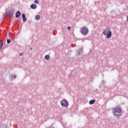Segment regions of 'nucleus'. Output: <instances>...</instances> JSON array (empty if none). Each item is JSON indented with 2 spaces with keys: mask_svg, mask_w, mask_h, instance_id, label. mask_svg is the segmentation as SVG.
<instances>
[{
  "mask_svg": "<svg viewBox=\"0 0 128 128\" xmlns=\"http://www.w3.org/2000/svg\"><path fill=\"white\" fill-rule=\"evenodd\" d=\"M36 4H32L30 6V8H32V10H36Z\"/></svg>",
  "mask_w": 128,
  "mask_h": 128,
  "instance_id": "7",
  "label": "nucleus"
},
{
  "mask_svg": "<svg viewBox=\"0 0 128 128\" xmlns=\"http://www.w3.org/2000/svg\"><path fill=\"white\" fill-rule=\"evenodd\" d=\"M13 78H16V75H14V76H13Z\"/></svg>",
  "mask_w": 128,
  "mask_h": 128,
  "instance_id": "17",
  "label": "nucleus"
},
{
  "mask_svg": "<svg viewBox=\"0 0 128 128\" xmlns=\"http://www.w3.org/2000/svg\"><path fill=\"white\" fill-rule=\"evenodd\" d=\"M10 14H11L12 16V14H14L13 13H12V11H10Z\"/></svg>",
  "mask_w": 128,
  "mask_h": 128,
  "instance_id": "18",
  "label": "nucleus"
},
{
  "mask_svg": "<svg viewBox=\"0 0 128 128\" xmlns=\"http://www.w3.org/2000/svg\"><path fill=\"white\" fill-rule=\"evenodd\" d=\"M10 39H7V44H10Z\"/></svg>",
  "mask_w": 128,
  "mask_h": 128,
  "instance_id": "13",
  "label": "nucleus"
},
{
  "mask_svg": "<svg viewBox=\"0 0 128 128\" xmlns=\"http://www.w3.org/2000/svg\"><path fill=\"white\" fill-rule=\"evenodd\" d=\"M103 34L104 36H106L107 38H110L112 36V34L110 28H107L105 29L104 31Z\"/></svg>",
  "mask_w": 128,
  "mask_h": 128,
  "instance_id": "2",
  "label": "nucleus"
},
{
  "mask_svg": "<svg viewBox=\"0 0 128 128\" xmlns=\"http://www.w3.org/2000/svg\"><path fill=\"white\" fill-rule=\"evenodd\" d=\"M80 32H81L83 36H86V34H88V28L86 27V26H84L83 27L81 28Z\"/></svg>",
  "mask_w": 128,
  "mask_h": 128,
  "instance_id": "3",
  "label": "nucleus"
},
{
  "mask_svg": "<svg viewBox=\"0 0 128 128\" xmlns=\"http://www.w3.org/2000/svg\"><path fill=\"white\" fill-rule=\"evenodd\" d=\"M22 18L23 20V22H26V14H22Z\"/></svg>",
  "mask_w": 128,
  "mask_h": 128,
  "instance_id": "6",
  "label": "nucleus"
},
{
  "mask_svg": "<svg viewBox=\"0 0 128 128\" xmlns=\"http://www.w3.org/2000/svg\"><path fill=\"white\" fill-rule=\"evenodd\" d=\"M1 44H0V50H2L4 46V41H0Z\"/></svg>",
  "mask_w": 128,
  "mask_h": 128,
  "instance_id": "9",
  "label": "nucleus"
},
{
  "mask_svg": "<svg viewBox=\"0 0 128 128\" xmlns=\"http://www.w3.org/2000/svg\"><path fill=\"white\" fill-rule=\"evenodd\" d=\"M96 102V100H92L89 102L90 104H94Z\"/></svg>",
  "mask_w": 128,
  "mask_h": 128,
  "instance_id": "8",
  "label": "nucleus"
},
{
  "mask_svg": "<svg viewBox=\"0 0 128 128\" xmlns=\"http://www.w3.org/2000/svg\"><path fill=\"white\" fill-rule=\"evenodd\" d=\"M45 60H50V56L48 55H46L45 56Z\"/></svg>",
  "mask_w": 128,
  "mask_h": 128,
  "instance_id": "11",
  "label": "nucleus"
},
{
  "mask_svg": "<svg viewBox=\"0 0 128 128\" xmlns=\"http://www.w3.org/2000/svg\"><path fill=\"white\" fill-rule=\"evenodd\" d=\"M22 54H24V53H23V52H21V53L20 54V56H22Z\"/></svg>",
  "mask_w": 128,
  "mask_h": 128,
  "instance_id": "16",
  "label": "nucleus"
},
{
  "mask_svg": "<svg viewBox=\"0 0 128 128\" xmlns=\"http://www.w3.org/2000/svg\"><path fill=\"white\" fill-rule=\"evenodd\" d=\"M112 114L114 116L117 118H120L122 116V108L119 106H116L112 108Z\"/></svg>",
  "mask_w": 128,
  "mask_h": 128,
  "instance_id": "1",
  "label": "nucleus"
},
{
  "mask_svg": "<svg viewBox=\"0 0 128 128\" xmlns=\"http://www.w3.org/2000/svg\"><path fill=\"white\" fill-rule=\"evenodd\" d=\"M34 3H35V4H38V0H34Z\"/></svg>",
  "mask_w": 128,
  "mask_h": 128,
  "instance_id": "15",
  "label": "nucleus"
},
{
  "mask_svg": "<svg viewBox=\"0 0 128 128\" xmlns=\"http://www.w3.org/2000/svg\"><path fill=\"white\" fill-rule=\"evenodd\" d=\"M20 12L18 11L16 14V18H20Z\"/></svg>",
  "mask_w": 128,
  "mask_h": 128,
  "instance_id": "5",
  "label": "nucleus"
},
{
  "mask_svg": "<svg viewBox=\"0 0 128 128\" xmlns=\"http://www.w3.org/2000/svg\"><path fill=\"white\" fill-rule=\"evenodd\" d=\"M35 18H36V20H40V15L36 16H35Z\"/></svg>",
  "mask_w": 128,
  "mask_h": 128,
  "instance_id": "10",
  "label": "nucleus"
},
{
  "mask_svg": "<svg viewBox=\"0 0 128 128\" xmlns=\"http://www.w3.org/2000/svg\"><path fill=\"white\" fill-rule=\"evenodd\" d=\"M8 16V14L6 12L4 15V18L6 19Z\"/></svg>",
  "mask_w": 128,
  "mask_h": 128,
  "instance_id": "12",
  "label": "nucleus"
},
{
  "mask_svg": "<svg viewBox=\"0 0 128 128\" xmlns=\"http://www.w3.org/2000/svg\"><path fill=\"white\" fill-rule=\"evenodd\" d=\"M48 128H54L53 126H50V127H48Z\"/></svg>",
  "mask_w": 128,
  "mask_h": 128,
  "instance_id": "19",
  "label": "nucleus"
},
{
  "mask_svg": "<svg viewBox=\"0 0 128 128\" xmlns=\"http://www.w3.org/2000/svg\"><path fill=\"white\" fill-rule=\"evenodd\" d=\"M60 104L62 106H64V108H66V106H68V102L66 100H61Z\"/></svg>",
  "mask_w": 128,
  "mask_h": 128,
  "instance_id": "4",
  "label": "nucleus"
},
{
  "mask_svg": "<svg viewBox=\"0 0 128 128\" xmlns=\"http://www.w3.org/2000/svg\"><path fill=\"white\" fill-rule=\"evenodd\" d=\"M68 30H72V27L68 26Z\"/></svg>",
  "mask_w": 128,
  "mask_h": 128,
  "instance_id": "14",
  "label": "nucleus"
}]
</instances>
